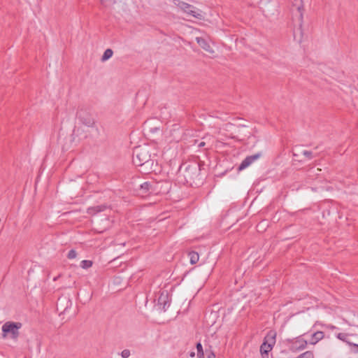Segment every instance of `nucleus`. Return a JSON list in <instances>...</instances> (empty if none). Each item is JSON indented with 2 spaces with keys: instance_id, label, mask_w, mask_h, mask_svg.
Here are the masks:
<instances>
[{
  "instance_id": "nucleus-11",
  "label": "nucleus",
  "mask_w": 358,
  "mask_h": 358,
  "mask_svg": "<svg viewBox=\"0 0 358 358\" xmlns=\"http://www.w3.org/2000/svg\"><path fill=\"white\" fill-rule=\"evenodd\" d=\"M167 304H168V306L169 305V302H168V296H167V294H162L159 296V298H158L157 306H159L160 309H162L163 310H166V306Z\"/></svg>"
},
{
  "instance_id": "nucleus-27",
  "label": "nucleus",
  "mask_w": 358,
  "mask_h": 358,
  "mask_svg": "<svg viewBox=\"0 0 358 358\" xmlns=\"http://www.w3.org/2000/svg\"><path fill=\"white\" fill-rule=\"evenodd\" d=\"M111 1L112 0H100L101 3L105 7L108 6V4L111 2Z\"/></svg>"
},
{
  "instance_id": "nucleus-9",
  "label": "nucleus",
  "mask_w": 358,
  "mask_h": 358,
  "mask_svg": "<svg viewBox=\"0 0 358 358\" xmlns=\"http://www.w3.org/2000/svg\"><path fill=\"white\" fill-rule=\"evenodd\" d=\"M87 132L84 129V128L78 127L73 129L72 134V141H79L80 139L87 138Z\"/></svg>"
},
{
  "instance_id": "nucleus-6",
  "label": "nucleus",
  "mask_w": 358,
  "mask_h": 358,
  "mask_svg": "<svg viewBox=\"0 0 358 358\" xmlns=\"http://www.w3.org/2000/svg\"><path fill=\"white\" fill-rule=\"evenodd\" d=\"M295 6H296V10H297V13L296 14V20H296V22L298 26L297 30L299 31L300 35L301 36H302V26H303V22L304 8H303V5L302 4V3H301L299 5L295 4Z\"/></svg>"
},
{
  "instance_id": "nucleus-5",
  "label": "nucleus",
  "mask_w": 358,
  "mask_h": 358,
  "mask_svg": "<svg viewBox=\"0 0 358 358\" xmlns=\"http://www.w3.org/2000/svg\"><path fill=\"white\" fill-rule=\"evenodd\" d=\"M179 6L182 10H184V12L192 15V17L199 20L203 18L201 11L199 9H196L193 6L182 1L179 3Z\"/></svg>"
},
{
  "instance_id": "nucleus-23",
  "label": "nucleus",
  "mask_w": 358,
  "mask_h": 358,
  "mask_svg": "<svg viewBox=\"0 0 358 358\" xmlns=\"http://www.w3.org/2000/svg\"><path fill=\"white\" fill-rule=\"evenodd\" d=\"M197 355L199 358H201V356H204V352L203 350L202 345L200 343L196 344Z\"/></svg>"
},
{
  "instance_id": "nucleus-17",
  "label": "nucleus",
  "mask_w": 358,
  "mask_h": 358,
  "mask_svg": "<svg viewBox=\"0 0 358 358\" xmlns=\"http://www.w3.org/2000/svg\"><path fill=\"white\" fill-rule=\"evenodd\" d=\"M113 52L111 49H106L101 57V61L105 62L113 56Z\"/></svg>"
},
{
  "instance_id": "nucleus-18",
  "label": "nucleus",
  "mask_w": 358,
  "mask_h": 358,
  "mask_svg": "<svg viewBox=\"0 0 358 358\" xmlns=\"http://www.w3.org/2000/svg\"><path fill=\"white\" fill-rule=\"evenodd\" d=\"M151 187V184L148 182H145L141 185V190L143 191V193H147L149 192Z\"/></svg>"
},
{
  "instance_id": "nucleus-3",
  "label": "nucleus",
  "mask_w": 358,
  "mask_h": 358,
  "mask_svg": "<svg viewBox=\"0 0 358 358\" xmlns=\"http://www.w3.org/2000/svg\"><path fill=\"white\" fill-rule=\"evenodd\" d=\"M21 327L22 324L20 322H6L2 326L3 338H6L8 334H10L12 338H17L19 336V329Z\"/></svg>"
},
{
  "instance_id": "nucleus-32",
  "label": "nucleus",
  "mask_w": 358,
  "mask_h": 358,
  "mask_svg": "<svg viewBox=\"0 0 358 358\" xmlns=\"http://www.w3.org/2000/svg\"><path fill=\"white\" fill-rule=\"evenodd\" d=\"M69 303L70 305H71V301H70V300H67V306H66V308H65V310L68 308V304H69Z\"/></svg>"
},
{
  "instance_id": "nucleus-12",
  "label": "nucleus",
  "mask_w": 358,
  "mask_h": 358,
  "mask_svg": "<svg viewBox=\"0 0 358 358\" xmlns=\"http://www.w3.org/2000/svg\"><path fill=\"white\" fill-rule=\"evenodd\" d=\"M324 336V334L323 331H317L313 333L311 336V339L310 340V344L315 345L318 341H321Z\"/></svg>"
},
{
  "instance_id": "nucleus-20",
  "label": "nucleus",
  "mask_w": 358,
  "mask_h": 358,
  "mask_svg": "<svg viewBox=\"0 0 358 358\" xmlns=\"http://www.w3.org/2000/svg\"><path fill=\"white\" fill-rule=\"evenodd\" d=\"M296 358H314V355L311 351H306L299 355Z\"/></svg>"
},
{
  "instance_id": "nucleus-34",
  "label": "nucleus",
  "mask_w": 358,
  "mask_h": 358,
  "mask_svg": "<svg viewBox=\"0 0 358 358\" xmlns=\"http://www.w3.org/2000/svg\"><path fill=\"white\" fill-rule=\"evenodd\" d=\"M295 31H296L294 30V38H296V33H295Z\"/></svg>"
},
{
  "instance_id": "nucleus-14",
  "label": "nucleus",
  "mask_w": 358,
  "mask_h": 358,
  "mask_svg": "<svg viewBox=\"0 0 358 358\" xmlns=\"http://www.w3.org/2000/svg\"><path fill=\"white\" fill-rule=\"evenodd\" d=\"M107 208V206L105 205L96 206L90 207L87 209V213L90 215H96L98 213L105 210Z\"/></svg>"
},
{
  "instance_id": "nucleus-28",
  "label": "nucleus",
  "mask_w": 358,
  "mask_h": 358,
  "mask_svg": "<svg viewBox=\"0 0 358 358\" xmlns=\"http://www.w3.org/2000/svg\"><path fill=\"white\" fill-rule=\"evenodd\" d=\"M350 345H352L354 348V352L358 353V344L355 343H349Z\"/></svg>"
},
{
  "instance_id": "nucleus-7",
  "label": "nucleus",
  "mask_w": 358,
  "mask_h": 358,
  "mask_svg": "<svg viewBox=\"0 0 358 358\" xmlns=\"http://www.w3.org/2000/svg\"><path fill=\"white\" fill-rule=\"evenodd\" d=\"M290 349L292 351H299L305 349L307 346L308 342L301 337H297L290 341Z\"/></svg>"
},
{
  "instance_id": "nucleus-8",
  "label": "nucleus",
  "mask_w": 358,
  "mask_h": 358,
  "mask_svg": "<svg viewBox=\"0 0 358 358\" xmlns=\"http://www.w3.org/2000/svg\"><path fill=\"white\" fill-rule=\"evenodd\" d=\"M262 156V152H258V153H256L255 155H250V156H248L246 157L243 160V162H241V164L239 165L238 168V170L239 171L246 169L247 167H248L250 164H252L255 161L257 160L258 159H259Z\"/></svg>"
},
{
  "instance_id": "nucleus-30",
  "label": "nucleus",
  "mask_w": 358,
  "mask_h": 358,
  "mask_svg": "<svg viewBox=\"0 0 358 358\" xmlns=\"http://www.w3.org/2000/svg\"><path fill=\"white\" fill-rule=\"evenodd\" d=\"M205 145H206V143L204 141H201L198 144L199 148H202V147H204Z\"/></svg>"
},
{
  "instance_id": "nucleus-13",
  "label": "nucleus",
  "mask_w": 358,
  "mask_h": 358,
  "mask_svg": "<svg viewBox=\"0 0 358 358\" xmlns=\"http://www.w3.org/2000/svg\"><path fill=\"white\" fill-rule=\"evenodd\" d=\"M197 43L205 50L209 52H213L210 45L208 43V42L203 38L197 37L196 38Z\"/></svg>"
},
{
  "instance_id": "nucleus-24",
  "label": "nucleus",
  "mask_w": 358,
  "mask_h": 358,
  "mask_svg": "<svg viewBox=\"0 0 358 358\" xmlns=\"http://www.w3.org/2000/svg\"><path fill=\"white\" fill-rule=\"evenodd\" d=\"M77 257V252L75 250L72 249L71 250L68 255H67V257L70 259H75L76 257Z\"/></svg>"
},
{
  "instance_id": "nucleus-22",
  "label": "nucleus",
  "mask_w": 358,
  "mask_h": 358,
  "mask_svg": "<svg viewBox=\"0 0 358 358\" xmlns=\"http://www.w3.org/2000/svg\"><path fill=\"white\" fill-rule=\"evenodd\" d=\"M301 154L308 159H311L315 156L313 152L308 150H302Z\"/></svg>"
},
{
  "instance_id": "nucleus-10",
  "label": "nucleus",
  "mask_w": 358,
  "mask_h": 358,
  "mask_svg": "<svg viewBox=\"0 0 358 358\" xmlns=\"http://www.w3.org/2000/svg\"><path fill=\"white\" fill-rule=\"evenodd\" d=\"M275 336L276 333L275 331H270L265 336L264 342H266V343H268L270 347L273 348L275 343Z\"/></svg>"
},
{
  "instance_id": "nucleus-2",
  "label": "nucleus",
  "mask_w": 358,
  "mask_h": 358,
  "mask_svg": "<svg viewBox=\"0 0 358 358\" xmlns=\"http://www.w3.org/2000/svg\"><path fill=\"white\" fill-rule=\"evenodd\" d=\"M200 171V166L196 162L185 164L179 169V177H183V182L191 186L197 185L201 180Z\"/></svg>"
},
{
  "instance_id": "nucleus-19",
  "label": "nucleus",
  "mask_w": 358,
  "mask_h": 358,
  "mask_svg": "<svg viewBox=\"0 0 358 358\" xmlns=\"http://www.w3.org/2000/svg\"><path fill=\"white\" fill-rule=\"evenodd\" d=\"M92 262L90 260H83L80 262V266L84 269H87L90 268L92 266Z\"/></svg>"
},
{
  "instance_id": "nucleus-33",
  "label": "nucleus",
  "mask_w": 358,
  "mask_h": 358,
  "mask_svg": "<svg viewBox=\"0 0 358 358\" xmlns=\"http://www.w3.org/2000/svg\"><path fill=\"white\" fill-rule=\"evenodd\" d=\"M293 155H294V157H297L299 155H298V154H296V153H295V152H294V153H293Z\"/></svg>"
},
{
  "instance_id": "nucleus-1",
  "label": "nucleus",
  "mask_w": 358,
  "mask_h": 358,
  "mask_svg": "<svg viewBox=\"0 0 358 358\" xmlns=\"http://www.w3.org/2000/svg\"><path fill=\"white\" fill-rule=\"evenodd\" d=\"M133 163L143 168L148 173L156 171L157 160L151 157L150 149L148 146L136 147L133 152Z\"/></svg>"
},
{
  "instance_id": "nucleus-15",
  "label": "nucleus",
  "mask_w": 358,
  "mask_h": 358,
  "mask_svg": "<svg viewBox=\"0 0 358 358\" xmlns=\"http://www.w3.org/2000/svg\"><path fill=\"white\" fill-rule=\"evenodd\" d=\"M271 350L272 348L270 347V345L268 343H266V342H263L260 347V352L263 356L264 354L268 356V352Z\"/></svg>"
},
{
  "instance_id": "nucleus-26",
  "label": "nucleus",
  "mask_w": 358,
  "mask_h": 358,
  "mask_svg": "<svg viewBox=\"0 0 358 358\" xmlns=\"http://www.w3.org/2000/svg\"><path fill=\"white\" fill-rule=\"evenodd\" d=\"M121 356L123 358H128L130 356V351L129 350H124L121 352Z\"/></svg>"
},
{
  "instance_id": "nucleus-29",
  "label": "nucleus",
  "mask_w": 358,
  "mask_h": 358,
  "mask_svg": "<svg viewBox=\"0 0 358 358\" xmlns=\"http://www.w3.org/2000/svg\"><path fill=\"white\" fill-rule=\"evenodd\" d=\"M233 126V124L231 123H227L223 126V129L224 130H228L231 127Z\"/></svg>"
},
{
  "instance_id": "nucleus-31",
  "label": "nucleus",
  "mask_w": 358,
  "mask_h": 358,
  "mask_svg": "<svg viewBox=\"0 0 358 358\" xmlns=\"http://www.w3.org/2000/svg\"><path fill=\"white\" fill-rule=\"evenodd\" d=\"M59 277H60V275H57V276L55 277V278H53V280H54V281L57 280V279H58Z\"/></svg>"
},
{
  "instance_id": "nucleus-16",
  "label": "nucleus",
  "mask_w": 358,
  "mask_h": 358,
  "mask_svg": "<svg viewBox=\"0 0 358 358\" xmlns=\"http://www.w3.org/2000/svg\"><path fill=\"white\" fill-rule=\"evenodd\" d=\"M188 255H189V257L190 259V263L192 264H194L199 261V256L196 252L192 251V252H189Z\"/></svg>"
},
{
  "instance_id": "nucleus-25",
  "label": "nucleus",
  "mask_w": 358,
  "mask_h": 358,
  "mask_svg": "<svg viewBox=\"0 0 358 358\" xmlns=\"http://www.w3.org/2000/svg\"><path fill=\"white\" fill-rule=\"evenodd\" d=\"M336 337L343 341H346L348 334L345 333H338L336 336Z\"/></svg>"
},
{
  "instance_id": "nucleus-21",
  "label": "nucleus",
  "mask_w": 358,
  "mask_h": 358,
  "mask_svg": "<svg viewBox=\"0 0 358 358\" xmlns=\"http://www.w3.org/2000/svg\"><path fill=\"white\" fill-rule=\"evenodd\" d=\"M201 358H215V355L211 350L206 349L204 352V356H201Z\"/></svg>"
},
{
  "instance_id": "nucleus-4",
  "label": "nucleus",
  "mask_w": 358,
  "mask_h": 358,
  "mask_svg": "<svg viewBox=\"0 0 358 358\" xmlns=\"http://www.w3.org/2000/svg\"><path fill=\"white\" fill-rule=\"evenodd\" d=\"M76 117L82 124L87 127H92L94 125L95 122L90 110L83 106L78 108Z\"/></svg>"
}]
</instances>
